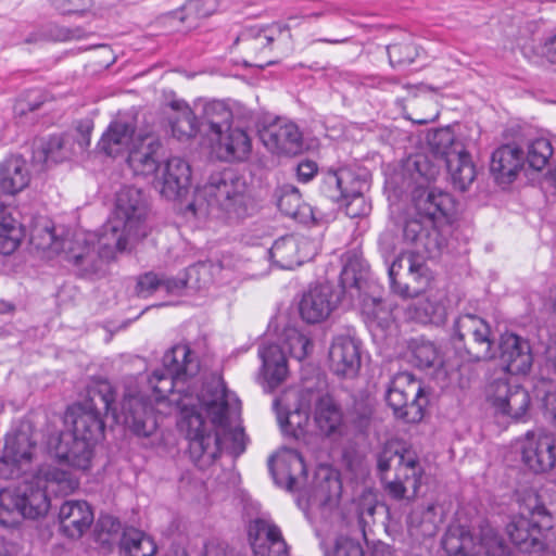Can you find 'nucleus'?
<instances>
[{"label": "nucleus", "mask_w": 556, "mask_h": 556, "mask_svg": "<svg viewBox=\"0 0 556 556\" xmlns=\"http://www.w3.org/2000/svg\"><path fill=\"white\" fill-rule=\"evenodd\" d=\"M190 181V165L181 157H172L165 163L162 175L157 179V187L164 198L174 200L188 191Z\"/></svg>", "instance_id": "nucleus-29"}, {"label": "nucleus", "mask_w": 556, "mask_h": 556, "mask_svg": "<svg viewBox=\"0 0 556 556\" xmlns=\"http://www.w3.org/2000/svg\"><path fill=\"white\" fill-rule=\"evenodd\" d=\"M35 446L28 430L18 429L5 437L0 476L4 479L24 476L16 485L0 490V523L5 528L17 526L24 518L43 517L50 508V494L66 495L78 486L70 471L53 466H43L28 477Z\"/></svg>", "instance_id": "nucleus-1"}, {"label": "nucleus", "mask_w": 556, "mask_h": 556, "mask_svg": "<svg viewBox=\"0 0 556 556\" xmlns=\"http://www.w3.org/2000/svg\"><path fill=\"white\" fill-rule=\"evenodd\" d=\"M428 143L433 154L446 166L453 186L466 191L476 178V168L464 143L456 140L450 127L429 134Z\"/></svg>", "instance_id": "nucleus-10"}, {"label": "nucleus", "mask_w": 556, "mask_h": 556, "mask_svg": "<svg viewBox=\"0 0 556 556\" xmlns=\"http://www.w3.org/2000/svg\"><path fill=\"white\" fill-rule=\"evenodd\" d=\"M281 33L282 27L278 25L248 27L237 36L235 45L242 43L245 52L258 54L269 49Z\"/></svg>", "instance_id": "nucleus-40"}, {"label": "nucleus", "mask_w": 556, "mask_h": 556, "mask_svg": "<svg viewBox=\"0 0 556 556\" xmlns=\"http://www.w3.org/2000/svg\"><path fill=\"white\" fill-rule=\"evenodd\" d=\"M522 462L535 473L547 472L556 465V437L554 433L528 431L521 446Z\"/></svg>", "instance_id": "nucleus-16"}, {"label": "nucleus", "mask_w": 556, "mask_h": 556, "mask_svg": "<svg viewBox=\"0 0 556 556\" xmlns=\"http://www.w3.org/2000/svg\"><path fill=\"white\" fill-rule=\"evenodd\" d=\"M277 206L286 216L299 223L306 224L314 219L312 207L302 202V197L296 187L283 185L276 190Z\"/></svg>", "instance_id": "nucleus-39"}, {"label": "nucleus", "mask_w": 556, "mask_h": 556, "mask_svg": "<svg viewBox=\"0 0 556 556\" xmlns=\"http://www.w3.org/2000/svg\"><path fill=\"white\" fill-rule=\"evenodd\" d=\"M201 194L210 206L217 207L230 223L247 218L253 210L245 180L232 169L212 174Z\"/></svg>", "instance_id": "nucleus-8"}, {"label": "nucleus", "mask_w": 556, "mask_h": 556, "mask_svg": "<svg viewBox=\"0 0 556 556\" xmlns=\"http://www.w3.org/2000/svg\"><path fill=\"white\" fill-rule=\"evenodd\" d=\"M414 167L413 178L418 184L417 188L425 189L424 185L434 180L438 175V168L430 164L426 156H417L414 161Z\"/></svg>", "instance_id": "nucleus-59"}, {"label": "nucleus", "mask_w": 556, "mask_h": 556, "mask_svg": "<svg viewBox=\"0 0 556 556\" xmlns=\"http://www.w3.org/2000/svg\"><path fill=\"white\" fill-rule=\"evenodd\" d=\"M197 399L201 408L211 419L214 428H219L232 442V452L237 455L245 450V434L242 428L230 429V425L240 414V401L218 379L203 384Z\"/></svg>", "instance_id": "nucleus-7"}, {"label": "nucleus", "mask_w": 556, "mask_h": 556, "mask_svg": "<svg viewBox=\"0 0 556 556\" xmlns=\"http://www.w3.org/2000/svg\"><path fill=\"white\" fill-rule=\"evenodd\" d=\"M136 118L130 114L118 115L111 122L99 142L100 149L109 156L129 152L135 141Z\"/></svg>", "instance_id": "nucleus-26"}, {"label": "nucleus", "mask_w": 556, "mask_h": 556, "mask_svg": "<svg viewBox=\"0 0 556 556\" xmlns=\"http://www.w3.org/2000/svg\"><path fill=\"white\" fill-rule=\"evenodd\" d=\"M338 10V7L333 3L316 0L312 2V8L301 7V14L304 18H318L328 14L336 13Z\"/></svg>", "instance_id": "nucleus-61"}, {"label": "nucleus", "mask_w": 556, "mask_h": 556, "mask_svg": "<svg viewBox=\"0 0 556 556\" xmlns=\"http://www.w3.org/2000/svg\"><path fill=\"white\" fill-rule=\"evenodd\" d=\"M232 112L220 101L207 102L203 106L200 126L214 137L229 129Z\"/></svg>", "instance_id": "nucleus-44"}, {"label": "nucleus", "mask_w": 556, "mask_h": 556, "mask_svg": "<svg viewBox=\"0 0 556 556\" xmlns=\"http://www.w3.org/2000/svg\"><path fill=\"white\" fill-rule=\"evenodd\" d=\"M70 137L63 135H53L47 139H41L34 150V161L49 165V163L63 162L72 155L70 147Z\"/></svg>", "instance_id": "nucleus-42"}, {"label": "nucleus", "mask_w": 556, "mask_h": 556, "mask_svg": "<svg viewBox=\"0 0 556 556\" xmlns=\"http://www.w3.org/2000/svg\"><path fill=\"white\" fill-rule=\"evenodd\" d=\"M265 147L274 153L298 155L303 151V135L298 125L291 121L277 118L260 131Z\"/></svg>", "instance_id": "nucleus-17"}, {"label": "nucleus", "mask_w": 556, "mask_h": 556, "mask_svg": "<svg viewBox=\"0 0 556 556\" xmlns=\"http://www.w3.org/2000/svg\"><path fill=\"white\" fill-rule=\"evenodd\" d=\"M409 362L421 369L438 367L443 364L438 348L432 342L424 340L412 342Z\"/></svg>", "instance_id": "nucleus-49"}, {"label": "nucleus", "mask_w": 556, "mask_h": 556, "mask_svg": "<svg viewBox=\"0 0 556 556\" xmlns=\"http://www.w3.org/2000/svg\"><path fill=\"white\" fill-rule=\"evenodd\" d=\"M268 469L278 483V475L286 476L288 479L287 489L292 491L296 486L298 475H306V466L303 457L295 451H288L282 456L275 459L271 456L268 459Z\"/></svg>", "instance_id": "nucleus-41"}, {"label": "nucleus", "mask_w": 556, "mask_h": 556, "mask_svg": "<svg viewBox=\"0 0 556 556\" xmlns=\"http://www.w3.org/2000/svg\"><path fill=\"white\" fill-rule=\"evenodd\" d=\"M364 192L365 191H359L358 194L349 195L346 200L341 203V205L345 206V213L351 218L367 215L370 211L369 204L365 201Z\"/></svg>", "instance_id": "nucleus-60"}, {"label": "nucleus", "mask_w": 556, "mask_h": 556, "mask_svg": "<svg viewBox=\"0 0 556 556\" xmlns=\"http://www.w3.org/2000/svg\"><path fill=\"white\" fill-rule=\"evenodd\" d=\"M553 155V147L547 138L538 137L527 143L525 163L534 170H542Z\"/></svg>", "instance_id": "nucleus-52"}, {"label": "nucleus", "mask_w": 556, "mask_h": 556, "mask_svg": "<svg viewBox=\"0 0 556 556\" xmlns=\"http://www.w3.org/2000/svg\"><path fill=\"white\" fill-rule=\"evenodd\" d=\"M525 165V152L515 144H503L491 156L490 172L500 185L513 182Z\"/></svg>", "instance_id": "nucleus-30"}, {"label": "nucleus", "mask_w": 556, "mask_h": 556, "mask_svg": "<svg viewBox=\"0 0 556 556\" xmlns=\"http://www.w3.org/2000/svg\"><path fill=\"white\" fill-rule=\"evenodd\" d=\"M355 340L346 336L333 339L329 350L330 369L342 378H353L361 368V350Z\"/></svg>", "instance_id": "nucleus-25"}, {"label": "nucleus", "mask_w": 556, "mask_h": 556, "mask_svg": "<svg viewBox=\"0 0 556 556\" xmlns=\"http://www.w3.org/2000/svg\"><path fill=\"white\" fill-rule=\"evenodd\" d=\"M375 506H368L357 515L358 535L340 534L325 548V556H365L362 540L367 542L365 514L372 517Z\"/></svg>", "instance_id": "nucleus-36"}, {"label": "nucleus", "mask_w": 556, "mask_h": 556, "mask_svg": "<svg viewBox=\"0 0 556 556\" xmlns=\"http://www.w3.org/2000/svg\"><path fill=\"white\" fill-rule=\"evenodd\" d=\"M400 243L399 237L392 230H384L378 240L379 251L386 263H389V258L395 253Z\"/></svg>", "instance_id": "nucleus-63"}, {"label": "nucleus", "mask_w": 556, "mask_h": 556, "mask_svg": "<svg viewBox=\"0 0 556 556\" xmlns=\"http://www.w3.org/2000/svg\"><path fill=\"white\" fill-rule=\"evenodd\" d=\"M543 416L556 430V394L547 395L545 397Z\"/></svg>", "instance_id": "nucleus-64"}, {"label": "nucleus", "mask_w": 556, "mask_h": 556, "mask_svg": "<svg viewBox=\"0 0 556 556\" xmlns=\"http://www.w3.org/2000/svg\"><path fill=\"white\" fill-rule=\"evenodd\" d=\"M407 520L412 527H420L422 533L428 535L435 533L438 523L441 521L437 514L435 504H429L425 508L413 510Z\"/></svg>", "instance_id": "nucleus-54"}, {"label": "nucleus", "mask_w": 556, "mask_h": 556, "mask_svg": "<svg viewBox=\"0 0 556 556\" xmlns=\"http://www.w3.org/2000/svg\"><path fill=\"white\" fill-rule=\"evenodd\" d=\"M149 212V201L142 190L125 186L116 193L114 220L102 227H115L126 239L127 247L129 241H139L148 236Z\"/></svg>", "instance_id": "nucleus-9"}, {"label": "nucleus", "mask_w": 556, "mask_h": 556, "mask_svg": "<svg viewBox=\"0 0 556 556\" xmlns=\"http://www.w3.org/2000/svg\"><path fill=\"white\" fill-rule=\"evenodd\" d=\"M114 401L115 392L109 381L97 380L90 383L85 400L73 405L65 414V422L72 426L67 432L99 442L104 437L103 416L112 412L116 417Z\"/></svg>", "instance_id": "nucleus-4"}, {"label": "nucleus", "mask_w": 556, "mask_h": 556, "mask_svg": "<svg viewBox=\"0 0 556 556\" xmlns=\"http://www.w3.org/2000/svg\"><path fill=\"white\" fill-rule=\"evenodd\" d=\"M121 551L125 556H153L156 553V545L144 532L128 528L123 532Z\"/></svg>", "instance_id": "nucleus-47"}, {"label": "nucleus", "mask_w": 556, "mask_h": 556, "mask_svg": "<svg viewBox=\"0 0 556 556\" xmlns=\"http://www.w3.org/2000/svg\"><path fill=\"white\" fill-rule=\"evenodd\" d=\"M47 96L40 90H33L27 92L24 97L20 98L15 105L14 112L16 115L23 116L28 112L39 110L46 102Z\"/></svg>", "instance_id": "nucleus-58"}, {"label": "nucleus", "mask_w": 556, "mask_h": 556, "mask_svg": "<svg viewBox=\"0 0 556 556\" xmlns=\"http://www.w3.org/2000/svg\"><path fill=\"white\" fill-rule=\"evenodd\" d=\"M338 305V296L332 287L326 283L311 287L299 303L301 318L307 324L327 319Z\"/></svg>", "instance_id": "nucleus-23"}, {"label": "nucleus", "mask_w": 556, "mask_h": 556, "mask_svg": "<svg viewBox=\"0 0 556 556\" xmlns=\"http://www.w3.org/2000/svg\"><path fill=\"white\" fill-rule=\"evenodd\" d=\"M262 359V375L270 387L281 383L288 374L287 358L283 349L277 343H263L258 348Z\"/></svg>", "instance_id": "nucleus-37"}, {"label": "nucleus", "mask_w": 556, "mask_h": 556, "mask_svg": "<svg viewBox=\"0 0 556 556\" xmlns=\"http://www.w3.org/2000/svg\"><path fill=\"white\" fill-rule=\"evenodd\" d=\"M170 108L175 112V114L169 117L172 131L175 137L178 139H188L194 137L197 132L202 129L200 122L197 121L195 115L186 102L178 100L173 101Z\"/></svg>", "instance_id": "nucleus-45"}, {"label": "nucleus", "mask_w": 556, "mask_h": 556, "mask_svg": "<svg viewBox=\"0 0 556 556\" xmlns=\"http://www.w3.org/2000/svg\"><path fill=\"white\" fill-rule=\"evenodd\" d=\"M186 425L190 458L197 467L205 469L220 454L219 432L208 426L201 414L189 415Z\"/></svg>", "instance_id": "nucleus-14"}, {"label": "nucleus", "mask_w": 556, "mask_h": 556, "mask_svg": "<svg viewBox=\"0 0 556 556\" xmlns=\"http://www.w3.org/2000/svg\"><path fill=\"white\" fill-rule=\"evenodd\" d=\"M186 287L184 279L157 275L153 271L141 275L136 285V292L139 296L147 298L156 291L163 290L166 293H178Z\"/></svg>", "instance_id": "nucleus-46"}, {"label": "nucleus", "mask_w": 556, "mask_h": 556, "mask_svg": "<svg viewBox=\"0 0 556 556\" xmlns=\"http://www.w3.org/2000/svg\"><path fill=\"white\" fill-rule=\"evenodd\" d=\"M305 390L302 394V404L301 407L295 408L290 412L285 418L278 415V420L281 428L285 431L296 433V430L302 431L308 421V410L304 407V402L306 401Z\"/></svg>", "instance_id": "nucleus-57"}, {"label": "nucleus", "mask_w": 556, "mask_h": 556, "mask_svg": "<svg viewBox=\"0 0 556 556\" xmlns=\"http://www.w3.org/2000/svg\"><path fill=\"white\" fill-rule=\"evenodd\" d=\"M386 400L397 418L412 424L424 418L429 403L421 382L407 371L395 375L388 388Z\"/></svg>", "instance_id": "nucleus-11"}, {"label": "nucleus", "mask_w": 556, "mask_h": 556, "mask_svg": "<svg viewBox=\"0 0 556 556\" xmlns=\"http://www.w3.org/2000/svg\"><path fill=\"white\" fill-rule=\"evenodd\" d=\"M51 3L62 14H83L91 0H51Z\"/></svg>", "instance_id": "nucleus-62"}, {"label": "nucleus", "mask_w": 556, "mask_h": 556, "mask_svg": "<svg viewBox=\"0 0 556 556\" xmlns=\"http://www.w3.org/2000/svg\"><path fill=\"white\" fill-rule=\"evenodd\" d=\"M285 344L289 351L290 356L296 361L304 359L314 348L311 339L296 329H289L286 331Z\"/></svg>", "instance_id": "nucleus-56"}, {"label": "nucleus", "mask_w": 556, "mask_h": 556, "mask_svg": "<svg viewBox=\"0 0 556 556\" xmlns=\"http://www.w3.org/2000/svg\"><path fill=\"white\" fill-rule=\"evenodd\" d=\"M67 238H59L53 225L46 220L42 225H35L30 231V242L38 249L54 253L63 252Z\"/></svg>", "instance_id": "nucleus-50"}, {"label": "nucleus", "mask_w": 556, "mask_h": 556, "mask_svg": "<svg viewBox=\"0 0 556 556\" xmlns=\"http://www.w3.org/2000/svg\"><path fill=\"white\" fill-rule=\"evenodd\" d=\"M248 535L254 556H289L287 543L276 525L257 518L250 522Z\"/></svg>", "instance_id": "nucleus-22"}, {"label": "nucleus", "mask_w": 556, "mask_h": 556, "mask_svg": "<svg viewBox=\"0 0 556 556\" xmlns=\"http://www.w3.org/2000/svg\"><path fill=\"white\" fill-rule=\"evenodd\" d=\"M369 279V265L357 249L346 251L342 255L340 285L344 291L355 289L358 293L365 291Z\"/></svg>", "instance_id": "nucleus-35"}, {"label": "nucleus", "mask_w": 556, "mask_h": 556, "mask_svg": "<svg viewBox=\"0 0 556 556\" xmlns=\"http://www.w3.org/2000/svg\"><path fill=\"white\" fill-rule=\"evenodd\" d=\"M529 501L533 502V505L529 504L526 509L531 517H526L523 511L519 516L513 517L506 526V533L511 543L523 553L542 549V528L539 520L534 518L547 516L546 507L539 502L536 495L529 496Z\"/></svg>", "instance_id": "nucleus-15"}, {"label": "nucleus", "mask_w": 556, "mask_h": 556, "mask_svg": "<svg viewBox=\"0 0 556 556\" xmlns=\"http://www.w3.org/2000/svg\"><path fill=\"white\" fill-rule=\"evenodd\" d=\"M319 177L320 193L330 201L341 204L349 195L368 189L370 174L366 168L339 165L323 168Z\"/></svg>", "instance_id": "nucleus-12"}, {"label": "nucleus", "mask_w": 556, "mask_h": 556, "mask_svg": "<svg viewBox=\"0 0 556 556\" xmlns=\"http://www.w3.org/2000/svg\"><path fill=\"white\" fill-rule=\"evenodd\" d=\"M321 384L325 386L326 383L319 380V387L316 392H314L311 387H305V392L315 401L314 419L316 426L324 435H330L336 433L340 428L342 414L332 397L324 392Z\"/></svg>", "instance_id": "nucleus-32"}, {"label": "nucleus", "mask_w": 556, "mask_h": 556, "mask_svg": "<svg viewBox=\"0 0 556 556\" xmlns=\"http://www.w3.org/2000/svg\"><path fill=\"white\" fill-rule=\"evenodd\" d=\"M389 62L393 67H402L412 64L419 55V50L410 41L389 45L387 47Z\"/></svg>", "instance_id": "nucleus-55"}, {"label": "nucleus", "mask_w": 556, "mask_h": 556, "mask_svg": "<svg viewBox=\"0 0 556 556\" xmlns=\"http://www.w3.org/2000/svg\"><path fill=\"white\" fill-rule=\"evenodd\" d=\"M402 241L405 244L421 248L431 254L440 249L439 233L435 226L422 217H409L402 226Z\"/></svg>", "instance_id": "nucleus-34"}, {"label": "nucleus", "mask_w": 556, "mask_h": 556, "mask_svg": "<svg viewBox=\"0 0 556 556\" xmlns=\"http://www.w3.org/2000/svg\"><path fill=\"white\" fill-rule=\"evenodd\" d=\"M215 139L219 156L224 161H243L250 154L251 139L243 129L230 127L222 135L215 136Z\"/></svg>", "instance_id": "nucleus-38"}, {"label": "nucleus", "mask_w": 556, "mask_h": 556, "mask_svg": "<svg viewBox=\"0 0 556 556\" xmlns=\"http://www.w3.org/2000/svg\"><path fill=\"white\" fill-rule=\"evenodd\" d=\"M450 343L460 364H477L496 358V344L490 324L475 314L455 318Z\"/></svg>", "instance_id": "nucleus-6"}, {"label": "nucleus", "mask_w": 556, "mask_h": 556, "mask_svg": "<svg viewBox=\"0 0 556 556\" xmlns=\"http://www.w3.org/2000/svg\"><path fill=\"white\" fill-rule=\"evenodd\" d=\"M23 237L22 225L13 217V208L0 202V254L13 253Z\"/></svg>", "instance_id": "nucleus-43"}, {"label": "nucleus", "mask_w": 556, "mask_h": 556, "mask_svg": "<svg viewBox=\"0 0 556 556\" xmlns=\"http://www.w3.org/2000/svg\"><path fill=\"white\" fill-rule=\"evenodd\" d=\"M496 358L504 369L513 375L527 374L533 363L529 341L513 332L501 334L496 346Z\"/></svg>", "instance_id": "nucleus-18"}, {"label": "nucleus", "mask_w": 556, "mask_h": 556, "mask_svg": "<svg viewBox=\"0 0 556 556\" xmlns=\"http://www.w3.org/2000/svg\"><path fill=\"white\" fill-rule=\"evenodd\" d=\"M63 253L76 276L96 280L108 273V265L125 251L126 239L115 227H101L97 232H75L65 241Z\"/></svg>", "instance_id": "nucleus-2"}, {"label": "nucleus", "mask_w": 556, "mask_h": 556, "mask_svg": "<svg viewBox=\"0 0 556 556\" xmlns=\"http://www.w3.org/2000/svg\"><path fill=\"white\" fill-rule=\"evenodd\" d=\"M217 5L218 0H188L175 16L181 23H187L188 27H194L197 21L213 14Z\"/></svg>", "instance_id": "nucleus-51"}, {"label": "nucleus", "mask_w": 556, "mask_h": 556, "mask_svg": "<svg viewBox=\"0 0 556 556\" xmlns=\"http://www.w3.org/2000/svg\"><path fill=\"white\" fill-rule=\"evenodd\" d=\"M164 156L163 144L153 134L138 135L128 152L127 162L136 175H153Z\"/></svg>", "instance_id": "nucleus-20"}, {"label": "nucleus", "mask_w": 556, "mask_h": 556, "mask_svg": "<svg viewBox=\"0 0 556 556\" xmlns=\"http://www.w3.org/2000/svg\"><path fill=\"white\" fill-rule=\"evenodd\" d=\"M363 314L369 328L387 329L392 321L391 311L384 307L382 301L370 298L363 303Z\"/></svg>", "instance_id": "nucleus-53"}, {"label": "nucleus", "mask_w": 556, "mask_h": 556, "mask_svg": "<svg viewBox=\"0 0 556 556\" xmlns=\"http://www.w3.org/2000/svg\"><path fill=\"white\" fill-rule=\"evenodd\" d=\"M125 426L138 437H150L157 427L152 402L141 394H127L122 402Z\"/></svg>", "instance_id": "nucleus-19"}, {"label": "nucleus", "mask_w": 556, "mask_h": 556, "mask_svg": "<svg viewBox=\"0 0 556 556\" xmlns=\"http://www.w3.org/2000/svg\"><path fill=\"white\" fill-rule=\"evenodd\" d=\"M31 173L27 160L22 154H9L0 161V193L15 195L26 189Z\"/></svg>", "instance_id": "nucleus-28"}, {"label": "nucleus", "mask_w": 556, "mask_h": 556, "mask_svg": "<svg viewBox=\"0 0 556 556\" xmlns=\"http://www.w3.org/2000/svg\"><path fill=\"white\" fill-rule=\"evenodd\" d=\"M94 521L91 506L86 501H65L59 510L60 531L68 539H80Z\"/></svg>", "instance_id": "nucleus-24"}, {"label": "nucleus", "mask_w": 556, "mask_h": 556, "mask_svg": "<svg viewBox=\"0 0 556 556\" xmlns=\"http://www.w3.org/2000/svg\"><path fill=\"white\" fill-rule=\"evenodd\" d=\"M309 244V241L305 238L282 237L274 242L268 251V256L278 267L293 269L311 257L307 253H304Z\"/></svg>", "instance_id": "nucleus-33"}, {"label": "nucleus", "mask_w": 556, "mask_h": 556, "mask_svg": "<svg viewBox=\"0 0 556 556\" xmlns=\"http://www.w3.org/2000/svg\"><path fill=\"white\" fill-rule=\"evenodd\" d=\"M163 368L156 369L149 377L155 401L164 400L168 394L178 393L180 397H191L194 393L192 379L200 370L197 354L187 344H176L162 359Z\"/></svg>", "instance_id": "nucleus-5"}, {"label": "nucleus", "mask_w": 556, "mask_h": 556, "mask_svg": "<svg viewBox=\"0 0 556 556\" xmlns=\"http://www.w3.org/2000/svg\"><path fill=\"white\" fill-rule=\"evenodd\" d=\"M391 291L401 298L420 294L432 279L428 266L413 253H400L388 266Z\"/></svg>", "instance_id": "nucleus-13"}, {"label": "nucleus", "mask_w": 556, "mask_h": 556, "mask_svg": "<svg viewBox=\"0 0 556 556\" xmlns=\"http://www.w3.org/2000/svg\"><path fill=\"white\" fill-rule=\"evenodd\" d=\"M413 202L417 215L433 226L446 222L455 210L453 198L447 192L437 189L416 188L413 192Z\"/></svg>", "instance_id": "nucleus-21"}, {"label": "nucleus", "mask_w": 556, "mask_h": 556, "mask_svg": "<svg viewBox=\"0 0 556 556\" xmlns=\"http://www.w3.org/2000/svg\"><path fill=\"white\" fill-rule=\"evenodd\" d=\"M496 394L493 404L496 410L515 421L523 420L530 406L528 391L518 384L500 380L495 383Z\"/></svg>", "instance_id": "nucleus-27"}, {"label": "nucleus", "mask_w": 556, "mask_h": 556, "mask_svg": "<svg viewBox=\"0 0 556 556\" xmlns=\"http://www.w3.org/2000/svg\"><path fill=\"white\" fill-rule=\"evenodd\" d=\"M414 318L422 324L441 325L446 318V307L437 296L422 298L414 303Z\"/></svg>", "instance_id": "nucleus-48"}, {"label": "nucleus", "mask_w": 556, "mask_h": 556, "mask_svg": "<svg viewBox=\"0 0 556 556\" xmlns=\"http://www.w3.org/2000/svg\"><path fill=\"white\" fill-rule=\"evenodd\" d=\"M377 471L390 498L410 503L417 497L424 469L414 452L386 446L377 454Z\"/></svg>", "instance_id": "nucleus-3"}, {"label": "nucleus", "mask_w": 556, "mask_h": 556, "mask_svg": "<svg viewBox=\"0 0 556 556\" xmlns=\"http://www.w3.org/2000/svg\"><path fill=\"white\" fill-rule=\"evenodd\" d=\"M94 445L96 443L88 439L63 432L60 435L55 453L60 459L66 462L70 466L87 470L91 466Z\"/></svg>", "instance_id": "nucleus-31"}]
</instances>
